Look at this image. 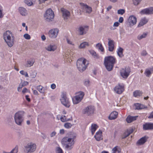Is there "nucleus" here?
Returning <instances> with one entry per match:
<instances>
[{
  "label": "nucleus",
  "instance_id": "052dcab7",
  "mask_svg": "<svg viewBox=\"0 0 153 153\" xmlns=\"http://www.w3.org/2000/svg\"><path fill=\"white\" fill-rule=\"evenodd\" d=\"M68 52L66 53V54L65 55V56H64L65 59H68L69 58H70V56H71V55H69L68 54Z\"/></svg>",
  "mask_w": 153,
  "mask_h": 153
},
{
  "label": "nucleus",
  "instance_id": "e2e57ef3",
  "mask_svg": "<svg viewBox=\"0 0 153 153\" xmlns=\"http://www.w3.org/2000/svg\"><path fill=\"white\" fill-rule=\"evenodd\" d=\"M32 90H33V94L34 95H37L39 94L38 93L36 90H33V89Z\"/></svg>",
  "mask_w": 153,
  "mask_h": 153
},
{
  "label": "nucleus",
  "instance_id": "e433bc0d",
  "mask_svg": "<svg viewBox=\"0 0 153 153\" xmlns=\"http://www.w3.org/2000/svg\"><path fill=\"white\" fill-rule=\"evenodd\" d=\"M151 74V71L149 69H146L144 72V74L147 77H150Z\"/></svg>",
  "mask_w": 153,
  "mask_h": 153
},
{
  "label": "nucleus",
  "instance_id": "f03ea898",
  "mask_svg": "<svg viewBox=\"0 0 153 153\" xmlns=\"http://www.w3.org/2000/svg\"><path fill=\"white\" fill-rule=\"evenodd\" d=\"M3 39L8 46L12 47L14 44V38L13 34L9 30L5 31L3 35Z\"/></svg>",
  "mask_w": 153,
  "mask_h": 153
},
{
  "label": "nucleus",
  "instance_id": "0e129e2a",
  "mask_svg": "<svg viewBox=\"0 0 153 153\" xmlns=\"http://www.w3.org/2000/svg\"><path fill=\"white\" fill-rule=\"evenodd\" d=\"M47 0H38V1L39 4H42L45 3V1H47Z\"/></svg>",
  "mask_w": 153,
  "mask_h": 153
},
{
  "label": "nucleus",
  "instance_id": "603ef678",
  "mask_svg": "<svg viewBox=\"0 0 153 153\" xmlns=\"http://www.w3.org/2000/svg\"><path fill=\"white\" fill-rule=\"evenodd\" d=\"M23 86L22 84V83H21L19 85V86L17 88V91L18 92H20L21 90V88L23 87Z\"/></svg>",
  "mask_w": 153,
  "mask_h": 153
},
{
  "label": "nucleus",
  "instance_id": "0eeeda50",
  "mask_svg": "<svg viewBox=\"0 0 153 153\" xmlns=\"http://www.w3.org/2000/svg\"><path fill=\"white\" fill-rule=\"evenodd\" d=\"M54 17V13L53 11L51 9L47 10L45 14L44 15V17L45 20L48 22L51 21Z\"/></svg>",
  "mask_w": 153,
  "mask_h": 153
},
{
  "label": "nucleus",
  "instance_id": "bf43d9fd",
  "mask_svg": "<svg viewBox=\"0 0 153 153\" xmlns=\"http://www.w3.org/2000/svg\"><path fill=\"white\" fill-rule=\"evenodd\" d=\"M56 134V133L55 131H53L50 134V136L52 137L55 136Z\"/></svg>",
  "mask_w": 153,
  "mask_h": 153
},
{
  "label": "nucleus",
  "instance_id": "13d9d810",
  "mask_svg": "<svg viewBox=\"0 0 153 153\" xmlns=\"http://www.w3.org/2000/svg\"><path fill=\"white\" fill-rule=\"evenodd\" d=\"M28 91V90L25 88H24L22 91V93L23 94H25L26 92H27Z\"/></svg>",
  "mask_w": 153,
  "mask_h": 153
},
{
  "label": "nucleus",
  "instance_id": "1a4fd4ad",
  "mask_svg": "<svg viewBox=\"0 0 153 153\" xmlns=\"http://www.w3.org/2000/svg\"><path fill=\"white\" fill-rule=\"evenodd\" d=\"M84 95V93L80 92L75 96L72 98L73 103L74 104L78 103L83 99Z\"/></svg>",
  "mask_w": 153,
  "mask_h": 153
},
{
  "label": "nucleus",
  "instance_id": "680f3d73",
  "mask_svg": "<svg viewBox=\"0 0 153 153\" xmlns=\"http://www.w3.org/2000/svg\"><path fill=\"white\" fill-rule=\"evenodd\" d=\"M22 84L24 86L27 85L28 84V82L27 81H24Z\"/></svg>",
  "mask_w": 153,
  "mask_h": 153
},
{
  "label": "nucleus",
  "instance_id": "39448f33",
  "mask_svg": "<svg viewBox=\"0 0 153 153\" xmlns=\"http://www.w3.org/2000/svg\"><path fill=\"white\" fill-rule=\"evenodd\" d=\"M24 112L23 111H18L14 115V118L15 123L19 126H21L24 121L23 116Z\"/></svg>",
  "mask_w": 153,
  "mask_h": 153
},
{
  "label": "nucleus",
  "instance_id": "a18cd8bd",
  "mask_svg": "<svg viewBox=\"0 0 153 153\" xmlns=\"http://www.w3.org/2000/svg\"><path fill=\"white\" fill-rule=\"evenodd\" d=\"M66 40L67 41V43L71 45H74V44L73 43V42L70 39H69L68 38H67L66 39Z\"/></svg>",
  "mask_w": 153,
  "mask_h": 153
},
{
  "label": "nucleus",
  "instance_id": "4468645a",
  "mask_svg": "<svg viewBox=\"0 0 153 153\" xmlns=\"http://www.w3.org/2000/svg\"><path fill=\"white\" fill-rule=\"evenodd\" d=\"M61 11L62 14V16L64 20H67L70 16V12L64 8H61Z\"/></svg>",
  "mask_w": 153,
  "mask_h": 153
},
{
  "label": "nucleus",
  "instance_id": "338daca9",
  "mask_svg": "<svg viewBox=\"0 0 153 153\" xmlns=\"http://www.w3.org/2000/svg\"><path fill=\"white\" fill-rule=\"evenodd\" d=\"M123 21V17H120L119 19V22L120 23H122Z\"/></svg>",
  "mask_w": 153,
  "mask_h": 153
},
{
  "label": "nucleus",
  "instance_id": "79ce46f5",
  "mask_svg": "<svg viewBox=\"0 0 153 153\" xmlns=\"http://www.w3.org/2000/svg\"><path fill=\"white\" fill-rule=\"evenodd\" d=\"M19 72L21 75L25 76L26 77H29L27 73L23 70Z\"/></svg>",
  "mask_w": 153,
  "mask_h": 153
},
{
  "label": "nucleus",
  "instance_id": "c756f323",
  "mask_svg": "<svg viewBox=\"0 0 153 153\" xmlns=\"http://www.w3.org/2000/svg\"><path fill=\"white\" fill-rule=\"evenodd\" d=\"M121 149L118 146H116L112 150V153H121Z\"/></svg>",
  "mask_w": 153,
  "mask_h": 153
},
{
  "label": "nucleus",
  "instance_id": "dca6fc26",
  "mask_svg": "<svg viewBox=\"0 0 153 153\" xmlns=\"http://www.w3.org/2000/svg\"><path fill=\"white\" fill-rule=\"evenodd\" d=\"M80 5L82 8L84 10L86 13H89L92 12V9L90 7L82 3H80Z\"/></svg>",
  "mask_w": 153,
  "mask_h": 153
},
{
  "label": "nucleus",
  "instance_id": "a19ab883",
  "mask_svg": "<svg viewBox=\"0 0 153 153\" xmlns=\"http://www.w3.org/2000/svg\"><path fill=\"white\" fill-rule=\"evenodd\" d=\"M64 126L66 128H69L71 127L72 125L71 123L67 122L64 124Z\"/></svg>",
  "mask_w": 153,
  "mask_h": 153
},
{
  "label": "nucleus",
  "instance_id": "aec40b11",
  "mask_svg": "<svg viewBox=\"0 0 153 153\" xmlns=\"http://www.w3.org/2000/svg\"><path fill=\"white\" fill-rule=\"evenodd\" d=\"M148 139L146 136H144L140 138L137 142L136 144L138 146H140L143 145L146 141Z\"/></svg>",
  "mask_w": 153,
  "mask_h": 153
},
{
  "label": "nucleus",
  "instance_id": "72a5a7b5",
  "mask_svg": "<svg viewBox=\"0 0 153 153\" xmlns=\"http://www.w3.org/2000/svg\"><path fill=\"white\" fill-rule=\"evenodd\" d=\"M89 46V44L87 42H83L81 43L78 46L79 49H83Z\"/></svg>",
  "mask_w": 153,
  "mask_h": 153
},
{
  "label": "nucleus",
  "instance_id": "6e6d98bb",
  "mask_svg": "<svg viewBox=\"0 0 153 153\" xmlns=\"http://www.w3.org/2000/svg\"><path fill=\"white\" fill-rule=\"evenodd\" d=\"M120 25V23L119 22H115L113 25V26L114 27H117Z\"/></svg>",
  "mask_w": 153,
  "mask_h": 153
},
{
  "label": "nucleus",
  "instance_id": "cd10ccee",
  "mask_svg": "<svg viewBox=\"0 0 153 153\" xmlns=\"http://www.w3.org/2000/svg\"><path fill=\"white\" fill-rule=\"evenodd\" d=\"M36 88L40 93L43 94L45 93V89L42 85L37 86Z\"/></svg>",
  "mask_w": 153,
  "mask_h": 153
},
{
  "label": "nucleus",
  "instance_id": "f704fd0d",
  "mask_svg": "<svg viewBox=\"0 0 153 153\" xmlns=\"http://www.w3.org/2000/svg\"><path fill=\"white\" fill-rule=\"evenodd\" d=\"M98 126L97 124H93L91 126V131L92 135L94 133L96 129L97 128Z\"/></svg>",
  "mask_w": 153,
  "mask_h": 153
},
{
  "label": "nucleus",
  "instance_id": "c85d7f7f",
  "mask_svg": "<svg viewBox=\"0 0 153 153\" xmlns=\"http://www.w3.org/2000/svg\"><path fill=\"white\" fill-rule=\"evenodd\" d=\"M134 107V108L137 110L141 109L146 108L144 105L139 103L135 104Z\"/></svg>",
  "mask_w": 153,
  "mask_h": 153
},
{
  "label": "nucleus",
  "instance_id": "09e8293b",
  "mask_svg": "<svg viewBox=\"0 0 153 153\" xmlns=\"http://www.w3.org/2000/svg\"><path fill=\"white\" fill-rule=\"evenodd\" d=\"M23 36L25 39L27 40L30 39L31 38L30 36L27 33L25 34H24Z\"/></svg>",
  "mask_w": 153,
  "mask_h": 153
},
{
  "label": "nucleus",
  "instance_id": "b1692460",
  "mask_svg": "<svg viewBox=\"0 0 153 153\" xmlns=\"http://www.w3.org/2000/svg\"><path fill=\"white\" fill-rule=\"evenodd\" d=\"M108 50L112 52L114 49V43L112 40H110L108 42Z\"/></svg>",
  "mask_w": 153,
  "mask_h": 153
},
{
  "label": "nucleus",
  "instance_id": "412c9836",
  "mask_svg": "<svg viewBox=\"0 0 153 153\" xmlns=\"http://www.w3.org/2000/svg\"><path fill=\"white\" fill-rule=\"evenodd\" d=\"M102 132L99 130L97 131L94 136V137L97 141H99L102 139Z\"/></svg>",
  "mask_w": 153,
  "mask_h": 153
},
{
  "label": "nucleus",
  "instance_id": "de8ad7c7",
  "mask_svg": "<svg viewBox=\"0 0 153 153\" xmlns=\"http://www.w3.org/2000/svg\"><path fill=\"white\" fill-rule=\"evenodd\" d=\"M60 120L61 121L63 122L68 120H67L65 116H62L60 118Z\"/></svg>",
  "mask_w": 153,
  "mask_h": 153
},
{
  "label": "nucleus",
  "instance_id": "ddd939ff",
  "mask_svg": "<svg viewBox=\"0 0 153 153\" xmlns=\"http://www.w3.org/2000/svg\"><path fill=\"white\" fill-rule=\"evenodd\" d=\"M130 70L129 68H125L121 69L120 71L121 76L124 78H127L129 75Z\"/></svg>",
  "mask_w": 153,
  "mask_h": 153
},
{
  "label": "nucleus",
  "instance_id": "f257e3e1",
  "mask_svg": "<svg viewBox=\"0 0 153 153\" xmlns=\"http://www.w3.org/2000/svg\"><path fill=\"white\" fill-rule=\"evenodd\" d=\"M116 63V59L114 56H106L104 58V65L106 69L109 71L112 70L114 64Z\"/></svg>",
  "mask_w": 153,
  "mask_h": 153
},
{
  "label": "nucleus",
  "instance_id": "864d4df0",
  "mask_svg": "<svg viewBox=\"0 0 153 153\" xmlns=\"http://www.w3.org/2000/svg\"><path fill=\"white\" fill-rule=\"evenodd\" d=\"M84 84L86 86H88L90 85V81L88 79L85 80L84 82Z\"/></svg>",
  "mask_w": 153,
  "mask_h": 153
},
{
  "label": "nucleus",
  "instance_id": "58836bf2",
  "mask_svg": "<svg viewBox=\"0 0 153 153\" xmlns=\"http://www.w3.org/2000/svg\"><path fill=\"white\" fill-rule=\"evenodd\" d=\"M147 35V33H143L142 35H138L137 37V38L139 40H140L142 39L145 38L146 37Z\"/></svg>",
  "mask_w": 153,
  "mask_h": 153
},
{
  "label": "nucleus",
  "instance_id": "9b49d317",
  "mask_svg": "<svg viewBox=\"0 0 153 153\" xmlns=\"http://www.w3.org/2000/svg\"><path fill=\"white\" fill-rule=\"evenodd\" d=\"M59 32V30L58 29H52L49 31V36L50 38L52 39H55L57 37Z\"/></svg>",
  "mask_w": 153,
  "mask_h": 153
},
{
  "label": "nucleus",
  "instance_id": "6ab92c4d",
  "mask_svg": "<svg viewBox=\"0 0 153 153\" xmlns=\"http://www.w3.org/2000/svg\"><path fill=\"white\" fill-rule=\"evenodd\" d=\"M18 11L20 14L22 16H25L28 14L27 10L24 7H20L18 8Z\"/></svg>",
  "mask_w": 153,
  "mask_h": 153
},
{
  "label": "nucleus",
  "instance_id": "2eb2a0df",
  "mask_svg": "<svg viewBox=\"0 0 153 153\" xmlns=\"http://www.w3.org/2000/svg\"><path fill=\"white\" fill-rule=\"evenodd\" d=\"M136 23L137 18L134 16L131 15L129 16L128 19V24L130 27H132Z\"/></svg>",
  "mask_w": 153,
  "mask_h": 153
},
{
  "label": "nucleus",
  "instance_id": "a878e982",
  "mask_svg": "<svg viewBox=\"0 0 153 153\" xmlns=\"http://www.w3.org/2000/svg\"><path fill=\"white\" fill-rule=\"evenodd\" d=\"M118 114L117 112L114 111L111 113L109 117V119L110 120L115 119L117 117Z\"/></svg>",
  "mask_w": 153,
  "mask_h": 153
},
{
  "label": "nucleus",
  "instance_id": "49530a36",
  "mask_svg": "<svg viewBox=\"0 0 153 153\" xmlns=\"http://www.w3.org/2000/svg\"><path fill=\"white\" fill-rule=\"evenodd\" d=\"M56 150V153H63L62 149L59 147H57Z\"/></svg>",
  "mask_w": 153,
  "mask_h": 153
},
{
  "label": "nucleus",
  "instance_id": "a211bd4d",
  "mask_svg": "<svg viewBox=\"0 0 153 153\" xmlns=\"http://www.w3.org/2000/svg\"><path fill=\"white\" fill-rule=\"evenodd\" d=\"M140 13L141 14H153V7L144 9L141 10Z\"/></svg>",
  "mask_w": 153,
  "mask_h": 153
},
{
  "label": "nucleus",
  "instance_id": "2f4dec72",
  "mask_svg": "<svg viewBox=\"0 0 153 153\" xmlns=\"http://www.w3.org/2000/svg\"><path fill=\"white\" fill-rule=\"evenodd\" d=\"M123 49L121 47H119L117 49V53L118 55L120 57L122 58L123 56Z\"/></svg>",
  "mask_w": 153,
  "mask_h": 153
},
{
  "label": "nucleus",
  "instance_id": "4be33fe9",
  "mask_svg": "<svg viewBox=\"0 0 153 153\" xmlns=\"http://www.w3.org/2000/svg\"><path fill=\"white\" fill-rule=\"evenodd\" d=\"M56 49V47L54 44H50L45 47V49L48 51L53 52Z\"/></svg>",
  "mask_w": 153,
  "mask_h": 153
},
{
  "label": "nucleus",
  "instance_id": "473e14b6",
  "mask_svg": "<svg viewBox=\"0 0 153 153\" xmlns=\"http://www.w3.org/2000/svg\"><path fill=\"white\" fill-rule=\"evenodd\" d=\"M137 117L135 116H128L126 118V121L128 123H131L133 121L135 120L136 119V118Z\"/></svg>",
  "mask_w": 153,
  "mask_h": 153
},
{
  "label": "nucleus",
  "instance_id": "393cba45",
  "mask_svg": "<svg viewBox=\"0 0 153 153\" xmlns=\"http://www.w3.org/2000/svg\"><path fill=\"white\" fill-rule=\"evenodd\" d=\"M24 2L28 6H31L35 4L36 0H24Z\"/></svg>",
  "mask_w": 153,
  "mask_h": 153
},
{
  "label": "nucleus",
  "instance_id": "bb28decb",
  "mask_svg": "<svg viewBox=\"0 0 153 153\" xmlns=\"http://www.w3.org/2000/svg\"><path fill=\"white\" fill-rule=\"evenodd\" d=\"M148 22V20L146 18L142 19L138 25V27H140L146 24Z\"/></svg>",
  "mask_w": 153,
  "mask_h": 153
},
{
  "label": "nucleus",
  "instance_id": "9d476101",
  "mask_svg": "<svg viewBox=\"0 0 153 153\" xmlns=\"http://www.w3.org/2000/svg\"><path fill=\"white\" fill-rule=\"evenodd\" d=\"M60 101L66 107H69L70 106V103L68 99L65 94H62L61 95Z\"/></svg>",
  "mask_w": 153,
  "mask_h": 153
},
{
  "label": "nucleus",
  "instance_id": "774afa93",
  "mask_svg": "<svg viewBox=\"0 0 153 153\" xmlns=\"http://www.w3.org/2000/svg\"><path fill=\"white\" fill-rule=\"evenodd\" d=\"M150 130L153 129V123H150Z\"/></svg>",
  "mask_w": 153,
  "mask_h": 153
},
{
  "label": "nucleus",
  "instance_id": "5701e85b",
  "mask_svg": "<svg viewBox=\"0 0 153 153\" xmlns=\"http://www.w3.org/2000/svg\"><path fill=\"white\" fill-rule=\"evenodd\" d=\"M34 62V60L33 59H30L27 61L25 66L27 68L31 67L33 65Z\"/></svg>",
  "mask_w": 153,
  "mask_h": 153
},
{
  "label": "nucleus",
  "instance_id": "423d86ee",
  "mask_svg": "<svg viewBox=\"0 0 153 153\" xmlns=\"http://www.w3.org/2000/svg\"><path fill=\"white\" fill-rule=\"evenodd\" d=\"M36 148L35 143H30L24 146V151L26 153H32L35 151Z\"/></svg>",
  "mask_w": 153,
  "mask_h": 153
},
{
  "label": "nucleus",
  "instance_id": "c9c22d12",
  "mask_svg": "<svg viewBox=\"0 0 153 153\" xmlns=\"http://www.w3.org/2000/svg\"><path fill=\"white\" fill-rule=\"evenodd\" d=\"M142 92L140 91H136L133 92V95L135 97H140L142 95Z\"/></svg>",
  "mask_w": 153,
  "mask_h": 153
},
{
  "label": "nucleus",
  "instance_id": "4d7b16f0",
  "mask_svg": "<svg viewBox=\"0 0 153 153\" xmlns=\"http://www.w3.org/2000/svg\"><path fill=\"white\" fill-rule=\"evenodd\" d=\"M25 98L26 100L28 102H30V99L29 98V96L28 95H26L25 96Z\"/></svg>",
  "mask_w": 153,
  "mask_h": 153
},
{
  "label": "nucleus",
  "instance_id": "6e6552de",
  "mask_svg": "<svg viewBox=\"0 0 153 153\" xmlns=\"http://www.w3.org/2000/svg\"><path fill=\"white\" fill-rule=\"evenodd\" d=\"M95 108L94 106L89 105L85 107L82 110L83 114L87 116H91L94 114Z\"/></svg>",
  "mask_w": 153,
  "mask_h": 153
},
{
  "label": "nucleus",
  "instance_id": "7c9ffc66",
  "mask_svg": "<svg viewBox=\"0 0 153 153\" xmlns=\"http://www.w3.org/2000/svg\"><path fill=\"white\" fill-rule=\"evenodd\" d=\"M96 47L100 51L102 54L104 53V49L101 44L100 43L97 44L96 45Z\"/></svg>",
  "mask_w": 153,
  "mask_h": 153
},
{
  "label": "nucleus",
  "instance_id": "3c124183",
  "mask_svg": "<svg viewBox=\"0 0 153 153\" xmlns=\"http://www.w3.org/2000/svg\"><path fill=\"white\" fill-rule=\"evenodd\" d=\"M134 4L135 5L138 4L141 0H133Z\"/></svg>",
  "mask_w": 153,
  "mask_h": 153
},
{
  "label": "nucleus",
  "instance_id": "4c0bfd02",
  "mask_svg": "<svg viewBox=\"0 0 153 153\" xmlns=\"http://www.w3.org/2000/svg\"><path fill=\"white\" fill-rule=\"evenodd\" d=\"M143 128L144 130H150V123H146L144 124Z\"/></svg>",
  "mask_w": 153,
  "mask_h": 153
},
{
  "label": "nucleus",
  "instance_id": "ea45409f",
  "mask_svg": "<svg viewBox=\"0 0 153 153\" xmlns=\"http://www.w3.org/2000/svg\"><path fill=\"white\" fill-rule=\"evenodd\" d=\"M90 54L94 57V58H98V56L96 53L94 51H89Z\"/></svg>",
  "mask_w": 153,
  "mask_h": 153
},
{
  "label": "nucleus",
  "instance_id": "5fc2aeb1",
  "mask_svg": "<svg viewBox=\"0 0 153 153\" xmlns=\"http://www.w3.org/2000/svg\"><path fill=\"white\" fill-rule=\"evenodd\" d=\"M2 7L0 6V18H2L3 16L2 13Z\"/></svg>",
  "mask_w": 153,
  "mask_h": 153
},
{
  "label": "nucleus",
  "instance_id": "20e7f679",
  "mask_svg": "<svg viewBox=\"0 0 153 153\" xmlns=\"http://www.w3.org/2000/svg\"><path fill=\"white\" fill-rule=\"evenodd\" d=\"M88 64V61L84 58L79 59L76 62V66L79 71L82 72L86 69Z\"/></svg>",
  "mask_w": 153,
  "mask_h": 153
},
{
  "label": "nucleus",
  "instance_id": "8fccbe9b",
  "mask_svg": "<svg viewBox=\"0 0 153 153\" xmlns=\"http://www.w3.org/2000/svg\"><path fill=\"white\" fill-rule=\"evenodd\" d=\"M141 55L143 56H146L148 54L146 51L145 50H144L142 51L141 53Z\"/></svg>",
  "mask_w": 153,
  "mask_h": 153
},
{
  "label": "nucleus",
  "instance_id": "69168bd1",
  "mask_svg": "<svg viewBox=\"0 0 153 153\" xmlns=\"http://www.w3.org/2000/svg\"><path fill=\"white\" fill-rule=\"evenodd\" d=\"M51 87L52 89H54L56 87V85L54 84H52L51 85Z\"/></svg>",
  "mask_w": 153,
  "mask_h": 153
},
{
  "label": "nucleus",
  "instance_id": "c03bdc74",
  "mask_svg": "<svg viewBox=\"0 0 153 153\" xmlns=\"http://www.w3.org/2000/svg\"><path fill=\"white\" fill-rule=\"evenodd\" d=\"M125 12V10L123 9H120L117 11V13L119 14L123 15Z\"/></svg>",
  "mask_w": 153,
  "mask_h": 153
},
{
  "label": "nucleus",
  "instance_id": "f8f14e48",
  "mask_svg": "<svg viewBox=\"0 0 153 153\" xmlns=\"http://www.w3.org/2000/svg\"><path fill=\"white\" fill-rule=\"evenodd\" d=\"M114 90L116 93L120 94L124 91V85L123 84H119L116 86Z\"/></svg>",
  "mask_w": 153,
  "mask_h": 153
},
{
  "label": "nucleus",
  "instance_id": "f3484780",
  "mask_svg": "<svg viewBox=\"0 0 153 153\" xmlns=\"http://www.w3.org/2000/svg\"><path fill=\"white\" fill-rule=\"evenodd\" d=\"M88 26L84 25L79 27L78 30L79 34L80 35L85 34L88 30Z\"/></svg>",
  "mask_w": 153,
  "mask_h": 153
},
{
  "label": "nucleus",
  "instance_id": "37998d69",
  "mask_svg": "<svg viewBox=\"0 0 153 153\" xmlns=\"http://www.w3.org/2000/svg\"><path fill=\"white\" fill-rule=\"evenodd\" d=\"M18 152V147L16 146L9 153H17Z\"/></svg>",
  "mask_w": 153,
  "mask_h": 153
},
{
  "label": "nucleus",
  "instance_id": "7ed1b4c3",
  "mask_svg": "<svg viewBox=\"0 0 153 153\" xmlns=\"http://www.w3.org/2000/svg\"><path fill=\"white\" fill-rule=\"evenodd\" d=\"M61 143L65 146L66 148L71 149L74 143V138L68 137H64L62 140Z\"/></svg>",
  "mask_w": 153,
  "mask_h": 153
}]
</instances>
